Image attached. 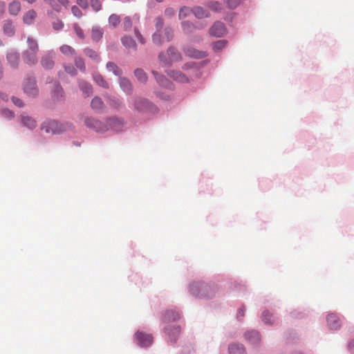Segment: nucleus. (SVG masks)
I'll list each match as a JSON object with an SVG mask.
<instances>
[{
	"label": "nucleus",
	"instance_id": "f257e3e1",
	"mask_svg": "<svg viewBox=\"0 0 354 354\" xmlns=\"http://www.w3.org/2000/svg\"><path fill=\"white\" fill-rule=\"evenodd\" d=\"M183 69L187 72L183 73L180 71L169 70L166 73L167 75L174 80L180 83H187L194 78H198L201 74L199 72L200 66L198 64L191 62L184 64Z\"/></svg>",
	"mask_w": 354,
	"mask_h": 354
},
{
	"label": "nucleus",
	"instance_id": "f03ea898",
	"mask_svg": "<svg viewBox=\"0 0 354 354\" xmlns=\"http://www.w3.org/2000/svg\"><path fill=\"white\" fill-rule=\"evenodd\" d=\"M158 58L164 66H171L182 59L181 55L173 46L169 47L165 53H160Z\"/></svg>",
	"mask_w": 354,
	"mask_h": 354
},
{
	"label": "nucleus",
	"instance_id": "7ed1b4c3",
	"mask_svg": "<svg viewBox=\"0 0 354 354\" xmlns=\"http://www.w3.org/2000/svg\"><path fill=\"white\" fill-rule=\"evenodd\" d=\"M84 123L88 128L97 132H104L109 130L106 120L102 122L94 118L86 116L84 118Z\"/></svg>",
	"mask_w": 354,
	"mask_h": 354
},
{
	"label": "nucleus",
	"instance_id": "20e7f679",
	"mask_svg": "<svg viewBox=\"0 0 354 354\" xmlns=\"http://www.w3.org/2000/svg\"><path fill=\"white\" fill-rule=\"evenodd\" d=\"M209 32L211 36L222 37L227 34V30L225 24L220 21H216L209 28Z\"/></svg>",
	"mask_w": 354,
	"mask_h": 354
},
{
	"label": "nucleus",
	"instance_id": "39448f33",
	"mask_svg": "<svg viewBox=\"0 0 354 354\" xmlns=\"http://www.w3.org/2000/svg\"><path fill=\"white\" fill-rule=\"evenodd\" d=\"M38 51L37 46H32L24 53V62L29 64L32 65L37 63L36 53Z\"/></svg>",
	"mask_w": 354,
	"mask_h": 354
},
{
	"label": "nucleus",
	"instance_id": "423d86ee",
	"mask_svg": "<svg viewBox=\"0 0 354 354\" xmlns=\"http://www.w3.org/2000/svg\"><path fill=\"white\" fill-rule=\"evenodd\" d=\"M24 90L28 95L34 97L37 95L38 89L34 79H26L24 84Z\"/></svg>",
	"mask_w": 354,
	"mask_h": 354
},
{
	"label": "nucleus",
	"instance_id": "0eeeda50",
	"mask_svg": "<svg viewBox=\"0 0 354 354\" xmlns=\"http://www.w3.org/2000/svg\"><path fill=\"white\" fill-rule=\"evenodd\" d=\"M136 337L138 344L142 347H147L152 344L153 337L151 335L138 331Z\"/></svg>",
	"mask_w": 354,
	"mask_h": 354
},
{
	"label": "nucleus",
	"instance_id": "6e6552de",
	"mask_svg": "<svg viewBox=\"0 0 354 354\" xmlns=\"http://www.w3.org/2000/svg\"><path fill=\"white\" fill-rule=\"evenodd\" d=\"M152 104L146 99L136 97L133 100V107L139 112L149 110Z\"/></svg>",
	"mask_w": 354,
	"mask_h": 354
},
{
	"label": "nucleus",
	"instance_id": "1a4fd4ad",
	"mask_svg": "<svg viewBox=\"0 0 354 354\" xmlns=\"http://www.w3.org/2000/svg\"><path fill=\"white\" fill-rule=\"evenodd\" d=\"M44 1L48 3L52 8V9L57 12H61V6H63L66 8L69 6L68 0H44Z\"/></svg>",
	"mask_w": 354,
	"mask_h": 354
},
{
	"label": "nucleus",
	"instance_id": "9d476101",
	"mask_svg": "<svg viewBox=\"0 0 354 354\" xmlns=\"http://www.w3.org/2000/svg\"><path fill=\"white\" fill-rule=\"evenodd\" d=\"M152 73L160 86L169 89L174 88V84L170 80H169L165 76L159 74L158 72L155 71H153Z\"/></svg>",
	"mask_w": 354,
	"mask_h": 354
},
{
	"label": "nucleus",
	"instance_id": "9b49d317",
	"mask_svg": "<svg viewBox=\"0 0 354 354\" xmlns=\"http://www.w3.org/2000/svg\"><path fill=\"white\" fill-rule=\"evenodd\" d=\"M173 37V31L170 28H165V37L162 39L160 38V33L155 32L153 35V41L154 43H165L170 41Z\"/></svg>",
	"mask_w": 354,
	"mask_h": 354
},
{
	"label": "nucleus",
	"instance_id": "f8f14e48",
	"mask_svg": "<svg viewBox=\"0 0 354 354\" xmlns=\"http://www.w3.org/2000/svg\"><path fill=\"white\" fill-rule=\"evenodd\" d=\"M200 292L197 294L200 295V297H210L213 296V295L215 292V287L208 286L204 283H200L198 284Z\"/></svg>",
	"mask_w": 354,
	"mask_h": 354
},
{
	"label": "nucleus",
	"instance_id": "ddd939ff",
	"mask_svg": "<svg viewBox=\"0 0 354 354\" xmlns=\"http://www.w3.org/2000/svg\"><path fill=\"white\" fill-rule=\"evenodd\" d=\"M106 124L109 129H113L115 131H120L123 127L124 121L120 118H111L106 120Z\"/></svg>",
	"mask_w": 354,
	"mask_h": 354
},
{
	"label": "nucleus",
	"instance_id": "4468645a",
	"mask_svg": "<svg viewBox=\"0 0 354 354\" xmlns=\"http://www.w3.org/2000/svg\"><path fill=\"white\" fill-rule=\"evenodd\" d=\"M327 323L330 328L337 330L340 328V321L335 314H330L327 316Z\"/></svg>",
	"mask_w": 354,
	"mask_h": 354
},
{
	"label": "nucleus",
	"instance_id": "2eb2a0df",
	"mask_svg": "<svg viewBox=\"0 0 354 354\" xmlns=\"http://www.w3.org/2000/svg\"><path fill=\"white\" fill-rule=\"evenodd\" d=\"M79 87H80V89L83 93L84 97H88L93 93L92 86L89 83H88L84 80L79 81Z\"/></svg>",
	"mask_w": 354,
	"mask_h": 354
},
{
	"label": "nucleus",
	"instance_id": "dca6fc26",
	"mask_svg": "<svg viewBox=\"0 0 354 354\" xmlns=\"http://www.w3.org/2000/svg\"><path fill=\"white\" fill-rule=\"evenodd\" d=\"M192 13L198 19L207 18L210 15L209 11L201 6L194 7Z\"/></svg>",
	"mask_w": 354,
	"mask_h": 354
},
{
	"label": "nucleus",
	"instance_id": "f3484780",
	"mask_svg": "<svg viewBox=\"0 0 354 354\" xmlns=\"http://www.w3.org/2000/svg\"><path fill=\"white\" fill-rule=\"evenodd\" d=\"M104 35V30L98 26H95L91 30V37L95 42H98Z\"/></svg>",
	"mask_w": 354,
	"mask_h": 354
},
{
	"label": "nucleus",
	"instance_id": "a211bd4d",
	"mask_svg": "<svg viewBox=\"0 0 354 354\" xmlns=\"http://www.w3.org/2000/svg\"><path fill=\"white\" fill-rule=\"evenodd\" d=\"M180 318V314L175 310L171 309L165 311L163 315L164 322L175 321Z\"/></svg>",
	"mask_w": 354,
	"mask_h": 354
},
{
	"label": "nucleus",
	"instance_id": "6ab92c4d",
	"mask_svg": "<svg viewBox=\"0 0 354 354\" xmlns=\"http://www.w3.org/2000/svg\"><path fill=\"white\" fill-rule=\"evenodd\" d=\"M120 86L126 93L131 94L133 91V86L128 79L125 77L120 78Z\"/></svg>",
	"mask_w": 354,
	"mask_h": 354
},
{
	"label": "nucleus",
	"instance_id": "aec40b11",
	"mask_svg": "<svg viewBox=\"0 0 354 354\" xmlns=\"http://www.w3.org/2000/svg\"><path fill=\"white\" fill-rule=\"evenodd\" d=\"M37 17V12L34 10H30L23 17V21L27 25H31Z\"/></svg>",
	"mask_w": 354,
	"mask_h": 354
},
{
	"label": "nucleus",
	"instance_id": "412c9836",
	"mask_svg": "<svg viewBox=\"0 0 354 354\" xmlns=\"http://www.w3.org/2000/svg\"><path fill=\"white\" fill-rule=\"evenodd\" d=\"M91 106L96 111H101L104 108V104L100 97L96 96L92 99Z\"/></svg>",
	"mask_w": 354,
	"mask_h": 354
},
{
	"label": "nucleus",
	"instance_id": "4be33fe9",
	"mask_svg": "<svg viewBox=\"0 0 354 354\" xmlns=\"http://www.w3.org/2000/svg\"><path fill=\"white\" fill-rule=\"evenodd\" d=\"M187 55L192 58H203L206 56V53L204 51H200L194 49V48H189L185 51Z\"/></svg>",
	"mask_w": 354,
	"mask_h": 354
},
{
	"label": "nucleus",
	"instance_id": "5701e85b",
	"mask_svg": "<svg viewBox=\"0 0 354 354\" xmlns=\"http://www.w3.org/2000/svg\"><path fill=\"white\" fill-rule=\"evenodd\" d=\"M57 122L55 121H50L48 122H45L42 124L41 129L45 130L46 133H56L58 131L57 129Z\"/></svg>",
	"mask_w": 354,
	"mask_h": 354
},
{
	"label": "nucleus",
	"instance_id": "b1692460",
	"mask_svg": "<svg viewBox=\"0 0 354 354\" xmlns=\"http://www.w3.org/2000/svg\"><path fill=\"white\" fill-rule=\"evenodd\" d=\"M245 339L252 344H257L260 341V335L257 331L252 330L245 334Z\"/></svg>",
	"mask_w": 354,
	"mask_h": 354
},
{
	"label": "nucleus",
	"instance_id": "393cba45",
	"mask_svg": "<svg viewBox=\"0 0 354 354\" xmlns=\"http://www.w3.org/2000/svg\"><path fill=\"white\" fill-rule=\"evenodd\" d=\"M3 32L4 33L10 37L15 33V27L12 22L10 20H6L3 23Z\"/></svg>",
	"mask_w": 354,
	"mask_h": 354
},
{
	"label": "nucleus",
	"instance_id": "a878e982",
	"mask_svg": "<svg viewBox=\"0 0 354 354\" xmlns=\"http://www.w3.org/2000/svg\"><path fill=\"white\" fill-rule=\"evenodd\" d=\"M167 330L171 341L176 342L180 333V327L173 326L171 328H167Z\"/></svg>",
	"mask_w": 354,
	"mask_h": 354
},
{
	"label": "nucleus",
	"instance_id": "bb28decb",
	"mask_svg": "<svg viewBox=\"0 0 354 354\" xmlns=\"http://www.w3.org/2000/svg\"><path fill=\"white\" fill-rule=\"evenodd\" d=\"M230 354H245L243 345L234 344L229 346Z\"/></svg>",
	"mask_w": 354,
	"mask_h": 354
},
{
	"label": "nucleus",
	"instance_id": "cd10ccee",
	"mask_svg": "<svg viewBox=\"0 0 354 354\" xmlns=\"http://www.w3.org/2000/svg\"><path fill=\"white\" fill-rule=\"evenodd\" d=\"M21 122L23 123V124L25 127H27L28 128H29L30 129L35 128L37 126L36 121L33 118H32L29 116L22 115L21 116Z\"/></svg>",
	"mask_w": 354,
	"mask_h": 354
},
{
	"label": "nucleus",
	"instance_id": "c85d7f7f",
	"mask_svg": "<svg viewBox=\"0 0 354 354\" xmlns=\"http://www.w3.org/2000/svg\"><path fill=\"white\" fill-rule=\"evenodd\" d=\"M7 59L12 67H16L19 63V57L17 53L12 52L8 54Z\"/></svg>",
	"mask_w": 354,
	"mask_h": 354
},
{
	"label": "nucleus",
	"instance_id": "c756f323",
	"mask_svg": "<svg viewBox=\"0 0 354 354\" xmlns=\"http://www.w3.org/2000/svg\"><path fill=\"white\" fill-rule=\"evenodd\" d=\"M106 68L116 76H120L122 73V70L115 63L111 62L106 64Z\"/></svg>",
	"mask_w": 354,
	"mask_h": 354
},
{
	"label": "nucleus",
	"instance_id": "7c9ffc66",
	"mask_svg": "<svg viewBox=\"0 0 354 354\" xmlns=\"http://www.w3.org/2000/svg\"><path fill=\"white\" fill-rule=\"evenodd\" d=\"M21 10V4L17 1H14L9 4L8 10L12 15H17Z\"/></svg>",
	"mask_w": 354,
	"mask_h": 354
},
{
	"label": "nucleus",
	"instance_id": "2f4dec72",
	"mask_svg": "<svg viewBox=\"0 0 354 354\" xmlns=\"http://www.w3.org/2000/svg\"><path fill=\"white\" fill-rule=\"evenodd\" d=\"M120 17L116 14H112L109 16L108 23L110 27L116 28L120 23Z\"/></svg>",
	"mask_w": 354,
	"mask_h": 354
},
{
	"label": "nucleus",
	"instance_id": "473e14b6",
	"mask_svg": "<svg viewBox=\"0 0 354 354\" xmlns=\"http://www.w3.org/2000/svg\"><path fill=\"white\" fill-rule=\"evenodd\" d=\"M93 80L99 86H100L104 88H109L108 82L104 79V77L100 74H99V73L94 74Z\"/></svg>",
	"mask_w": 354,
	"mask_h": 354
},
{
	"label": "nucleus",
	"instance_id": "72a5a7b5",
	"mask_svg": "<svg viewBox=\"0 0 354 354\" xmlns=\"http://www.w3.org/2000/svg\"><path fill=\"white\" fill-rule=\"evenodd\" d=\"M51 26L54 30L59 32V31H61L64 28V24L60 19H59L58 17H56L54 18L53 21L51 22Z\"/></svg>",
	"mask_w": 354,
	"mask_h": 354
},
{
	"label": "nucleus",
	"instance_id": "f704fd0d",
	"mask_svg": "<svg viewBox=\"0 0 354 354\" xmlns=\"http://www.w3.org/2000/svg\"><path fill=\"white\" fill-rule=\"evenodd\" d=\"M134 75L141 82L145 83L147 81V75L146 73L141 68L135 70Z\"/></svg>",
	"mask_w": 354,
	"mask_h": 354
},
{
	"label": "nucleus",
	"instance_id": "c9c22d12",
	"mask_svg": "<svg viewBox=\"0 0 354 354\" xmlns=\"http://www.w3.org/2000/svg\"><path fill=\"white\" fill-rule=\"evenodd\" d=\"M183 30L185 32L189 33L194 31V30L196 28L195 25L189 21H185L181 23Z\"/></svg>",
	"mask_w": 354,
	"mask_h": 354
},
{
	"label": "nucleus",
	"instance_id": "e433bc0d",
	"mask_svg": "<svg viewBox=\"0 0 354 354\" xmlns=\"http://www.w3.org/2000/svg\"><path fill=\"white\" fill-rule=\"evenodd\" d=\"M207 6L211 9L214 12H221L222 10L223 6L221 3L216 1H209L207 3Z\"/></svg>",
	"mask_w": 354,
	"mask_h": 354
},
{
	"label": "nucleus",
	"instance_id": "4c0bfd02",
	"mask_svg": "<svg viewBox=\"0 0 354 354\" xmlns=\"http://www.w3.org/2000/svg\"><path fill=\"white\" fill-rule=\"evenodd\" d=\"M41 64H42L43 67L48 69V68H51L53 66L54 62H53L52 58L49 55H46L42 58Z\"/></svg>",
	"mask_w": 354,
	"mask_h": 354
},
{
	"label": "nucleus",
	"instance_id": "58836bf2",
	"mask_svg": "<svg viewBox=\"0 0 354 354\" xmlns=\"http://www.w3.org/2000/svg\"><path fill=\"white\" fill-rule=\"evenodd\" d=\"M192 12V9L188 7H183L180 9L178 17L180 19H183L189 16Z\"/></svg>",
	"mask_w": 354,
	"mask_h": 354
},
{
	"label": "nucleus",
	"instance_id": "ea45409f",
	"mask_svg": "<svg viewBox=\"0 0 354 354\" xmlns=\"http://www.w3.org/2000/svg\"><path fill=\"white\" fill-rule=\"evenodd\" d=\"M243 0H227V4L230 9H235L242 2Z\"/></svg>",
	"mask_w": 354,
	"mask_h": 354
},
{
	"label": "nucleus",
	"instance_id": "a19ab883",
	"mask_svg": "<svg viewBox=\"0 0 354 354\" xmlns=\"http://www.w3.org/2000/svg\"><path fill=\"white\" fill-rule=\"evenodd\" d=\"M73 30L77 35V36L81 39L84 37V34L83 30L77 24H73Z\"/></svg>",
	"mask_w": 354,
	"mask_h": 354
},
{
	"label": "nucleus",
	"instance_id": "79ce46f5",
	"mask_svg": "<svg viewBox=\"0 0 354 354\" xmlns=\"http://www.w3.org/2000/svg\"><path fill=\"white\" fill-rule=\"evenodd\" d=\"M60 50L66 55L74 54V49L71 46H62Z\"/></svg>",
	"mask_w": 354,
	"mask_h": 354
},
{
	"label": "nucleus",
	"instance_id": "37998d69",
	"mask_svg": "<svg viewBox=\"0 0 354 354\" xmlns=\"http://www.w3.org/2000/svg\"><path fill=\"white\" fill-rule=\"evenodd\" d=\"M93 10L98 12L102 9V4L100 0H90Z\"/></svg>",
	"mask_w": 354,
	"mask_h": 354
},
{
	"label": "nucleus",
	"instance_id": "c03bdc74",
	"mask_svg": "<svg viewBox=\"0 0 354 354\" xmlns=\"http://www.w3.org/2000/svg\"><path fill=\"white\" fill-rule=\"evenodd\" d=\"M123 27L125 30H129L132 27V21L129 17L127 16L123 19Z\"/></svg>",
	"mask_w": 354,
	"mask_h": 354
},
{
	"label": "nucleus",
	"instance_id": "a18cd8bd",
	"mask_svg": "<svg viewBox=\"0 0 354 354\" xmlns=\"http://www.w3.org/2000/svg\"><path fill=\"white\" fill-rule=\"evenodd\" d=\"M64 91L62 88L59 85L56 84L55 86V90L53 91V95L57 99H58L59 97H62L63 95Z\"/></svg>",
	"mask_w": 354,
	"mask_h": 354
},
{
	"label": "nucleus",
	"instance_id": "49530a36",
	"mask_svg": "<svg viewBox=\"0 0 354 354\" xmlns=\"http://www.w3.org/2000/svg\"><path fill=\"white\" fill-rule=\"evenodd\" d=\"M85 53L88 57L94 60H97L99 57L97 53L90 48L85 49Z\"/></svg>",
	"mask_w": 354,
	"mask_h": 354
},
{
	"label": "nucleus",
	"instance_id": "de8ad7c7",
	"mask_svg": "<svg viewBox=\"0 0 354 354\" xmlns=\"http://www.w3.org/2000/svg\"><path fill=\"white\" fill-rule=\"evenodd\" d=\"M71 12L73 15L77 18H80L82 16V12L77 6H73L71 7Z\"/></svg>",
	"mask_w": 354,
	"mask_h": 354
},
{
	"label": "nucleus",
	"instance_id": "09e8293b",
	"mask_svg": "<svg viewBox=\"0 0 354 354\" xmlns=\"http://www.w3.org/2000/svg\"><path fill=\"white\" fill-rule=\"evenodd\" d=\"M164 26V21L161 17L156 19V28L158 33H159Z\"/></svg>",
	"mask_w": 354,
	"mask_h": 354
},
{
	"label": "nucleus",
	"instance_id": "8fccbe9b",
	"mask_svg": "<svg viewBox=\"0 0 354 354\" xmlns=\"http://www.w3.org/2000/svg\"><path fill=\"white\" fill-rule=\"evenodd\" d=\"M134 32H135V36H136V37L137 39V41L136 42L140 43V44L145 43L144 38L142 37V35L138 31V30L135 28L134 29Z\"/></svg>",
	"mask_w": 354,
	"mask_h": 354
},
{
	"label": "nucleus",
	"instance_id": "3c124183",
	"mask_svg": "<svg viewBox=\"0 0 354 354\" xmlns=\"http://www.w3.org/2000/svg\"><path fill=\"white\" fill-rule=\"evenodd\" d=\"M76 2L78 6L83 9H86L88 7V0H77Z\"/></svg>",
	"mask_w": 354,
	"mask_h": 354
},
{
	"label": "nucleus",
	"instance_id": "603ef678",
	"mask_svg": "<svg viewBox=\"0 0 354 354\" xmlns=\"http://www.w3.org/2000/svg\"><path fill=\"white\" fill-rule=\"evenodd\" d=\"M75 65L77 68H79L82 71L85 70V66L83 60L81 58H78L75 59Z\"/></svg>",
	"mask_w": 354,
	"mask_h": 354
},
{
	"label": "nucleus",
	"instance_id": "864d4df0",
	"mask_svg": "<svg viewBox=\"0 0 354 354\" xmlns=\"http://www.w3.org/2000/svg\"><path fill=\"white\" fill-rule=\"evenodd\" d=\"M12 100L13 102V103L19 106V107H22L24 106V102H22V100L19 98H17V97H13L12 98Z\"/></svg>",
	"mask_w": 354,
	"mask_h": 354
},
{
	"label": "nucleus",
	"instance_id": "5fc2aeb1",
	"mask_svg": "<svg viewBox=\"0 0 354 354\" xmlns=\"http://www.w3.org/2000/svg\"><path fill=\"white\" fill-rule=\"evenodd\" d=\"M271 315L270 314L269 312L268 311H264L263 313V321L266 322V323H270V318L271 317Z\"/></svg>",
	"mask_w": 354,
	"mask_h": 354
},
{
	"label": "nucleus",
	"instance_id": "6e6d98bb",
	"mask_svg": "<svg viewBox=\"0 0 354 354\" xmlns=\"http://www.w3.org/2000/svg\"><path fill=\"white\" fill-rule=\"evenodd\" d=\"M3 115H4L6 117H7V118H12L14 117V113H13L11 111H10V110H8V109H6V110H4V111H3Z\"/></svg>",
	"mask_w": 354,
	"mask_h": 354
},
{
	"label": "nucleus",
	"instance_id": "4d7b16f0",
	"mask_svg": "<svg viewBox=\"0 0 354 354\" xmlns=\"http://www.w3.org/2000/svg\"><path fill=\"white\" fill-rule=\"evenodd\" d=\"M122 44H131L133 40L130 37H124L122 38Z\"/></svg>",
	"mask_w": 354,
	"mask_h": 354
},
{
	"label": "nucleus",
	"instance_id": "13d9d810",
	"mask_svg": "<svg viewBox=\"0 0 354 354\" xmlns=\"http://www.w3.org/2000/svg\"><path fill=\"white\" fill-rule=\"evenodd\" d=\"M174 10L171 8H167L165 11V14L166 16L171 17L174 15Z\"/></svg>",
	"mask_w": 354,
	"mask_h": 354
},
{
	"label": "nucleus",
	"instance_id": "bf43d9fd",
	"mask_svg": "<svg viewBox=\"0 0 354 354\" xmlns=\"http://www.w3.org/2000/svg\"><path fill=\"white\" fill-rule=\"evenodd\" d=\"M66 71L67 73L74 75H75V69L73 68H71V67H66Z\"/></svg>",
	"mask_w": 354,
	"mask_h": 354
},
{
	"label": "nucleus",
	"instance_id": "052dcab7",
	"mask_svg": "<svg viewBox=\"0 0 354 354\" xmlns=\"http://www.w3.org/2000/svg\"><path fill=\"white\" fill-rule=\"evenodd\" d=\"M27 42L28 44H36L37 41L32 37H28L27 39Z\"/></svg>",
	"mask_w": 354,
	"mask_h": 354
},
{
	"label": "nucleus",
	"instance_id": "680f3d73",
	"mask_svg": "<svg viewBox=\"0 0 354 354\" xmlns=\"http://www.w3.org/2000/svg\"><path fill=\"white\" fill-rule=\"evenodd\" d=\"M244 315V310L243 308H239L238 310V317H243Z\"/></svg>",
	"mask_w": 354,
	"mask_h": 354
},
{
	"label": "nucleus",
	"instance_id": "e2e57ef3",
	"mask_svg": "<svg viewBox=\"0 0 354 354\" xmlns=\"http://www.w3.org/2000/svg\"><path fill=\"white\" fill-rule=\"evenodd\" d=\"M160 97L162 100H170V96L169 95H161L160 96Z\"/></svg>",
	"mask_w": 354,
	"mask_h": 354
},
{
	"label": "nucleus",
	"instance_id": "0e129e2a",
	"mask_svg": "<svg viewBox=\"0 0 354 354\" xmlns=\"http://www.w3.org/2000/svg\"><path fill=\"white\" fill-rule=\"evenodd\" d=\"M196 288V286H195V284H193V285L192 286V291H193V294H196V292H195V290H194V288Z\"/></svg>",
	"mask_w": 354,
	"mask_h": 354
},
{
	"label": "nucleus",
	"instance_id": "69168bd1",
	"mask_svg": "<svg viewBox=\"0 0 354 354\" xmlns=\"http://www.w3.org/2000/svg\"><path fill=\"white\" fill-rule=\"evenodd\" d=\"M348 346H354V339H353V340H352V341L349 343Z\"/></svg>",
	"mask_w": 354,
	"mask_h": 354
},
{
	"label": "nucleus",
	"instance_id": "338daca9",
	"mask_svg": "<svg viewBox=\"0 0 354 354\" xmlns=\"http://www.w3.org/2000/svg\"><path fill=\"white\" fill-rule=\"evenodd\" d=\"M223 42L224 41H218L215 44H223Z\"/></svg>",
	"mask_w": 354,
	"mask_h": 354
},
{
	"label": "nucleus",
	"instance_id": "774afa93",
	"mask_svg": "<svg viewBox=\"0 0 354 354\" xmlns=\"http://www.w3.org/2000/svg\"><path fill=\"white\" fill-rule=\"evenodd\" d=\"M156 1L157 2L160 3V2H162L163 0H156Z\"/></svg>",
	"mask_w": 354,
	"mask_h": 354
}]
</instances>
